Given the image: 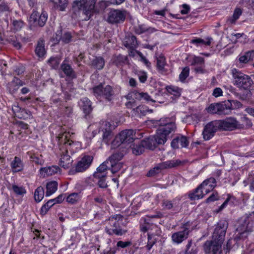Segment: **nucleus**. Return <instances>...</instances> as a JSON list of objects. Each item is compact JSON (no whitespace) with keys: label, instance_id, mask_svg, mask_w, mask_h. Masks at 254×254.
Segmentation results:
<instances>
[{"label":"nucleus","instance_id":"f257e3e1","mask_svg":"<svg viewBox=\"0 0 254 254\" xmlns=\"http://www.w3.org/2000/svg\"><path fill=\"white\" fill-rule=\"evenodd\" d=\"M97 0H90L87 1L86 0H76L72 4V10L76 15L78 14L80 10H83V13L86 16L85 18L86 20H88L91 15L96 11L99 12L100 10H104L108 6L107 2L106 1H100L98 5L99 9L95 8V3Z\"/></svg>","mask_w":254,"mask_h":254},{"label":"nucleus","instance_id":"f03ea898","mask_svg":"<svg viewBox=\"0 0 254 254\" xmlns=\"http://www.w3.org/2000/svg\"><path fill=\"white\" fill-rule=\"evenodd\" d=\"M158 124L160 127L156 134L152 136L157 145L163 144L166 142L169 134L175 130L176 126L168 119H161Z\"/></svg>","mask_w":254,"mask_h":254},{"label":"nucleus","instance_id":"7ed1b4c3","mask_svg":"<svg viewBox=\"0 0 254 254\" xmlns=\"http://www.w3.org/2000/svg\"><path fill=\"white\" fill-rule=\"evenodd\" d=\"M123 216L120 214L113 215L105 222V231L110 236H121L125 235L127 230L122 228L120 223L123 221Z\"/></svg>","mask_w":254,"mask_h":254},{"label":"nucleus","instance_id":"20e7f679","mask_svg":"<svg viewBox=\"0 0 254 254\" xmlns=\"http://www.w3.org/2000/svg\"><path fill=\"white\" fill-rule=\"evenodd\" d=\"M252 231L253 222L252 217L248 214H245L238 220L236 229L238 234L236 237L240 240L245 239Z\"/></svg>","mask_w":254,"mask_h":254},{"label":"nucleus","instance_id":"39448f33","mask_svg":"<svg viewBox=\"0 0 254 254\" xmlns=\"http://www.w3.org/2000/svg\"><path fill=\"white\" fill-rule=\"evenodd\" d=\"M233 84L241 90H249L253 83L251 77L234 68L232 72Z\"/></svg>","mask_w":254,"mask_h":254},{"label":"nucleus","instance_id":"423d86ee","mask_svg":"<svg viewBox=\"0 0 254 254\" xmlns=\"http://www.w3.org/2000/svg\"><path fill=\"white\" fill-rule=\"evenodd\" d=\"M47 14L43 11L42 4H36V9H33L30 15L29 22L34 26H43L47 20Z\"/></svg>","mask_w":254,"mask_h":254},{"label":"nucleus","instance_id":"0eeeda50","mask_svg":"<svg viewBox=\"0 0 254 254\" xmlns=\"http://www.w3.org/2000/svg\"><path fill=\"white\" fill-rule=\"evenodd\" d=\"M70 135L69 132H64L59 134L57 137L60 144H63V149H64L66 152L69 150L71 153L76 152V149L79 147V144L78 142H74L70 139Z\"/></svg>","mask_w":254,"mask_h":254},{"label":"nucleus","instance_id":"6e6552de","mask_svg":"<svg viewBox=\"0 0 254 254\" xmlns=\"http://www.w3.org/2000/svg\"><path fill=\"white\" fill-rule=\"evenodd\" d=\"M134 131L132 129L122 131L112 142L113 147L119 146L122 143H130L135 139Z\"/></svg>","mask_w":254,"mask_h":254},{"label":"nucleus","instance_id":"1a4fd4ad","mask_svg":"<svg viewBox=\"0 0 254 254\" xmlns=\"http://www.w3.org/2000/svg\"><path fill=\"white\" fill-rule=\"evenodd\" d=\"M127 15L126 10L111 9L107 13L105 19L110 24H116L124 22Z\"/></svg>","mask_w":254,"mask_h":254},{"label":"nucleus","instance_id":"9d476101","mask_svg":"<svg viewBox=\"0 0 254 254\" xmlns=\"http://www.w3.org/2000/svg\"><path fill=\"white\" fill-rule=\"evenodd\" d=\"M94 95L97 97H102L108 101H111L114 93L112 87L101 83L93 89Z\"/></svg>","mask_w":254,"mask_h":254},{"label":"nucleus","instance_id":"9b49d317","mask_svg":"<svg viewBox=\"0 0 254 254\" xmlns=\"http://www.w3.org/2000/svg\"><path fill=\"white\" fill-rule=\"evenodd\" d=\"M222 243L214 239L207 241L204 244V251L207 254H225V252L222 249Z\"/></svg>","mask_w":254,"mask_h":254},{"label":"nucleus","instance_id":"f8f14e48","mask_svg":"<svg viewBox=\"0 0 254 254\" xmlns=\"http://www.w3.org/2000/svg\"><path fill=\"white\" fill-rule=\"evenodd\" d=\"M181 161L179 160H172L165 161L158 164L152 169H151L147 173V176H153L159 173L162 170L168 168H171L179 166Z\"/></svg>","mask_w":254,"mask_h":254},{"label":"nucleus","instance_id":"ddd939ff","mask_svg":"<svg viewBox=\"0 0 254 254\" xmlns=\"http://www.w3.org/2000/svg\"><path fill=\"white\" fill-rule=\"evenodd\" d=\"M182 230L174 233L172 235V240L173 243L179 244L187 239L190 232V224L189 222L184 224Z\"/></svg>","mask_w":254,"mask_h":254},{"label":"nucleus","instance_id":"4468645a","mask_svg":"<svg viewBox=\"0 0 254 254\" xmlns=\"http://www.w3.org/2000/svg\"><path fill=\"white\" fill-rule=\"evenodd\" d=\"M112 130V127L109 122L102 121L100 123L99 132L102 133V141L106 144H109L114 136Z\"/></svg>","mask_w":254,"mask_h":254},{"label":"nucleus","instance_id":"2eb2a0df","mask_svg":"<svg viewBox=\"0 0 254 254\" xmlns=\"http://www.w3.org/2000/svg\"><path fill=\"white\" fill-rule=\"evenodd\" d=\"M216 121H212L208 123L204 127L202 135L203 138L206 140H209L214 135L215 133L219 129Z\"/></svg>","mask_w":254,"mask_h":254},{"label":"nucleus","instance_id":"dca6fc26","mask_svg":"<svg viewBox=\"0 0 254 254\" xmlns=\"http://www.w3.org/2000/svg\"><path fill=\"white\" fill-rule=\"evenodd\" d=\"M216 122L219 125V129L223 130H233L237 127L238 125L236 120L232 118H228L224 120L216 121Z\"/></svg>","mask_w":254,"mask_h":254},{"label":"nucleus","instance_id":"f3484780","mask_svg":"<svg viewBox=\"0 0 254 254\" xmlns=\"http://www.w3.org/2000/svg\"><path fill=\"white\" fill-rule=\"evenodd\" d=\"M93 157L90 155H85L79 161L76 166L75 171L77 172H82L86 170L90 165Z\"/></svg>","mask_w":254,"mask_h":254},{"label":"nucleus","instance_id":"a211bd4d","mask_svg":"<svg viewBox=\"0 0 254 254\" xmlns=\"http://www.w3.org/2000/svg\"><path fill=\"white\" fill-rule=\"evenodd\" d=\"M226 110H227V108L225 104L218 103H212L207 108V111L208 113L219 115L227 114L225 112Z\"/></svg>","mask_w":254,"mask_h":254},{"label":"nucleus","instance_id":"6ab92c4d","mask_svg":"<svg viewBox=\"0 0 254 254\" xmlns=\"http://www.w3.org/2000/svg\"><path fill=\"white\" fill-rule=\"evenodd\" d=\"M216 186V181L212 177L204 180L200 185V188H202L205 194L208 193Z\"/></svg>","mask_w":254,"mask_h":254},{"label":"nucleus","instance_id":"aec40b11","mask_svg":"<svg viewBox=\"0 0 254 254\" xmlns=\"http://www.w3.org/2000/svg\"><path fill=\"white\" fill-rule=\"evenodd\" d=\"M189 143L187 137L179 135L173 139L171 142V146L175 149L186 147L188 145Z\"/></svg>","mask_w":254,"mask_h":254},{"label":"nucleus","instance_id":"412c9836","mask_svg":"<svg viewBox=\"0 0 254 254\" xmlns=\"http://www.w3.org/2000/svg\"><path fill=\"white\" fill-rule=\"evenodd\" d=\"M127 98L128 99H135L139 100H144L147 102L151 101L155 102V101L152 99L147 93L137 91H133L128 93L127 95Z\"/></svg>","mask_w":254,"mask_h":254},{"label":"nucleus","instance_id":"4be33fe9","mask_svg":"<svg viewBox=\"0 0 254 254\" xmlns=\"http://www.w3.org/2000/svg\"><path fill=\"white\" fill-rule=\"evenodd\" d=\"M61 69L66 76L71 78L76 77V74L71 65L67 63L66 60H64L61 65Z\"/></svg>","mask_w":254,"mask_h":254},{"label":"nucleus","instance_id":"5701e85b","mask_svg":"<svg viewBox=\"0 0 254 254\" xmlns=\"http://www.w3.org/2000/svg\"><path fill=\"white\" fill-rule=\"evenodd\" d=\"M60 168L57 166H52L48 167L42 168L40 170V174L43 177H46L54 175L60 172Z\"/></svg>","mask_w":254,"mask_h":254},{"label":"nucleus","instance_id":"b1692460","mask_svg":"<svg viewBox=\"0 0 254 254\" xmlns=\"http://www.w3.org/2000/svg\"><path fill=\"white\" fill-rule=\"evenodd\" d=\"M108 161L106 160L102 163L97 169L96 172L94 173L95 178H101L107 177V170L109 168L107 165Z\"/></svg>","mask_w":254,"mask_h":254},{"label":"nucleus","instance_id":"393cba45","mask_svg":"<svg viewBox=\"0 0 254 254\" xmlns=\"http://www.w3.org/2000/svg\"><path fill=\"white\" fill-rule=\"evenodd\" d=\"M72 160L70 156L67 154L64 150L62 151L61 157L60 158V165L64 169H68L72 165Z\"/></svg>","mask_w":254,"mask_h":254},{"label":"nucleus","instance_id":"a878e982","mask_svg":"<svg viewBox=\"0 0 254 254\" xmlns=\"http://www.w3.org/2000/svg\"><path fill=\"white\" fill-rule=\"evenodd\" d=\"M123 43L125 47L132 50L135 49L137 45L136 37L130 34L126 35Z\"/></svg>","mask_w":254,"mask_h":254},{"label":"nucleus","instance_id":"bb28decb","mask_svg":"<svg viewBox=\"0 0 254 254\" xmlns=\"http://www.w3.org/2000/svg\"><path fill=\"white\" fill-rule=\"evenodd\" d=\"M79 105L86 115L89 114L92 111L91 103L87 98L84 97L81 99L79 102Z\"/></svg>","mask_w":254,"mask_h":254},{"label":"nucleus","instance_id":"cd10ccee","mask_svg":"<svg viewBox=\"0 0 254 254\" xmlns=\"http://www.w3.org/2000/svg\"><path fill=\"white\" fill-rule=\"evenodd\" d=\"M10 167L13 173L21 171L23 169V164L21 159L15 156L10 163Z\"/></svg>","mask_w":254,"mask_h":254},{"label":"nucleus","instance_id":"c85d7f7f","mask_svg":"<svg viewBox=\"0 0 254 254\" xmlns=\"http://www.w3.org/2000/svg\"><path fill=\"white\" fill-rule=\"evenodd\" d=\"M24 84V82L19 78L14 77L13 80L8 84V88L10 92L14 93L20 86H22Z\"/></svg>","mask_w":254,"mask_h":254},{"label":"nucleus","instance_id":"c756f323","mask_svg":"<svg viewBox=\"0 0 254 254\" xmlns=\"http://www.w3.org/2000/svg\"><path fill=\"white\" fill-rule=\"evenodd\" d=\"M134 31L136 34H140L145 32L152 33L156 30L154 28L147 27L145 24H139L134 27Z\"/></svg>","mask_w":254,"mask_h":254},{"label":"nucleus","instance_id":"7c9ffc66","mask_svg":"<svg viewBox=\"0 0 254 254\" xmlns=\"http://www.w3.org/2000/svg\"><path fill=\"white\" fill-rule=\"evenodd\" d=\"M130 147L131 148L132 153L136 155L141 154L143 152L145 149L141 141L134 142Z\"/></svg>","mask_w":254,"mask_h":254},{"label":"nucleus","instance_id":"2f4dec72","mask_svg":"<svg viewBox=\"0 0 254 254\" xmlns=\"http://www.w3.org/2000/svg\"><path fill=\"white\" fill-rule=\"evenodd\" d=\"M205 192L202 188H200V185L195 189L194 192L189 194V197L191 200H196L202 198L205 195Z\"/></svg>","mask_w":254,"mask_h":254},{"label":"nucleus","instance_id":"473e14b6","mask_svg":"<svg viewBox=\"0 0 254 254\" xmlns=\"http://www.w3.org/2000/svg\"><path fill=\"white\" fill-rule=\"evenodd\" d=\"M58 183L56 181H53L49 182L46 185V196H49L54 193L57 190Z\"/></svg>","mask_w":254,"mask_h":254},{"label":"nucleus","instance_id":"72a5a7b5","mask_svg":"<svg viewBox=\"0 0 254 254\" xmlns=\"http://www.w3.org/2000/svg\"><path fill=\"white\" fill-rule=\"evenodd\" d=\"M142 144L143 145L144 148H147L153 150L156 148L157 144L155 142L153 136H150L147 138H145L141 140Z\"/></svg>","mask_w":254,"mask_h":254},{"label":"nucleus","instance_id":"f704fd0d","mask_svg":"<svg viewBox=\"0 0 254 254\" xmlns=\"http://www.w3.org/2000/svg\"><path fill=\"white\" fill-rule=\"evenodd\" d=\"M157 68L159 72L163 73L166 71L165 66L166 65L165 58L163 56H160L156 59Z\"/></svg>","mask_w":254,"mask_h":254},{"label":"nucleus","instance_id":"c9c22d12","mask_svg":"<svg viewBox=\"0 0 254 254\" xmlns=\"http://www.w3.org/2000/svg\"><path fill=\"white\" fill-rule=\"evenodd\" d=\"M35 53L39 57H43L46 54L45 45L43 40L38 41Z\"/></svg>","mask_w":254,"mask_h":254},{"label":"nucleus","instance_id":"e433bc0d","mask_svg":"<svg viewBox=\"0 0 254 254\" xmlns=\"http://www.w3.org/2000/svg\"><path fill=\"white\" fill-rule=\"evenodd\" d=\"M71 39L70 33L66 32L63 36L61 35V32L60 31L59 34H57L55 43H58L61 40L64 43H68Z\"/></svg>","mask_w":254,"mask_h":254},{"label":"nucleus","instance_id":"4c0bfd02","mask_svg":"<svg viewBox=\"0 0 254 254\" xmlns=\"http://www.w3.org/2000/svg\"><path fill=\"white\" fill-rule=\"evenodd\" d=\"M91 65L97 69H101L105 65V61L102 57H96L91 62Z\"/></svg>","mask_w":254,"mask_h":254},{"label":"nucleus","instance_id":"58836bf2","mask_svg":"<svg viewBox=\"0 0 254 254\" xmlns=\"http://www.w3.org/2000/svg\"><path fill=\"white\" fill-rule=\"evenodd\" d=\"M44 189L42 187H38L35 190L34 197L35 201L40 202L44 197Z\"/></svg>","mask_w":254,"mask_h":254},{"label":"nucleus","instance_id":"ea45409f","mask_svg":"<svg viewBox=\"0 0 254 254\" xmlns=\"http://www.w3.org/2000/svg\"><path fill=\"white\" fill-rule=\"evenodd\" d=\"M81 198L80 193L73 192L68 195L66 197V201L71 204L76 203Z\"/></svg>","mask_w":254,"mask_h":254},{"label":"nucleus","instance_id":"a19ab883","mask_svg":"<svg viewBox=\"0 0 254 254\" xmlns=\"http://www.w3.org/2000/svg\"><path fill=\"white\" fill-rule=\"evenodd\" d=\"M242 13V10L240 8H236L234 12L233 16L229 17L227 20V22L230 24L235 23L236 20L239 18Z\"/></svg>","mask_w":254,"mask_h":254},{"label":"nucleus","instance_id":"79ce46f5","mask_svg":"<svg viewBox=\"0 0 254 254\" xmlns=\"http://www.w3.org/2000/svg\"><path fill=\"white\" fill-rule=\"evenodd\" d=\"M167 92L175 97L178 98L180 96L182 90L177 86H170L166 87Z\"/></svg>","mask_w":254,"mask_h":254},{"label":"nucleus","instance_id":"37998d69","mask_svg":"<svg viewBox=\"0 0 254 254\" xmlns=\"http://www.w3.org/2000/svg\"><path fill=\"white\" fill-rule=\"evenodd\" d=\"M123 157V154L122 153H116L109 157L107 160L108 163L110 162V164H115V163L120 162V161Z\"/></svg>","mask_w":254,"mask_h":254},{"label":"nucleus","instance_id":"c03bdc74","mask_svg":"<svg viewBox=\"0 0 254 254\" xmlns=\"http://www.w3.org/2000/svg\"><path fill=\"white\" fill-rule=\"evenodd\" d=\"M226 230H219L217 234H215V229L214 230V232L213 234L212 237L213 239L215 240H217L219 241L220 243H223L224 240V237L226 234Z\"/></svg>","mask_w":254,"mask_h":254},{"label":"nucleus","instance_id":"a18cd8bd","mask_svg":"<svg viewBox=\"0 0 254 254\" xmlns=\"http://www.w3.org/2000/svg\"><path fill=\"white\" fill-rule=\"evenodd\" d=\"M31 161L37 165H42L44 163L43 156L41 155L33 154L30 156Z\"/></svg>","mask_w":254,"mask_h":254},{"label":"nucleus","instance_id":"49530a36","mask_svg":"<svg viewBox=\"0 0 254 254\" xmlns=\"http://www.w3.org/2000/svg\"><path fill=\"white\" fill-rule=\"evenodd\" d=\"M61 59L58 57H51L48 60V63L52 68L57 69L59 67Z\"/></svg>","mask_w":254,"mask_h":254},{"label":"nucleus","instance_id":"de8ad7c7","mask_svg":"<svg viewBox=\"0 0 254 254\" xmlns=\"http://www.w3.org/2000/svg\"><path fill=\"white\" fill-rule=\"evenodd\" d=\"M228 226V222L225 220H221L217 223V225L215 228V234H217V232L219 230H226L227 229Z\"/></svg>","mask_w":254,"mask_h":254},{"label":"nucleus","instance_id":"09e8293b","mask_svg":"<svg viewBox=\"0 0 254 254\" xmlns=\"http://www.w3.org/2000/svg\"><path fill=\"white\" fill-rule=\"evenodd\" d=\"M24 25L23 21L20 19L13 20L12 22V29L15 31L21 30Z\"/></svg>","mask_w":254,"mask_h":254},{"label":"nucleus","instance_id":"8fccbe9b","mask_svg":"<svg viewBox=\"0 0 254 254\" xmlns=\"http://www.w3.org/2000/svg\"><path fill=\"white\" fill-rule=\"evenodd\" d=\"M177 200L174 199L173 200H164L162 202V206L166 209H170L172 208L174 205H177Z\"/></svg>","mask_w":254,"mask_h":254},{"label":"nucleus","instance_id":"3c124183","mask_svg":"<svg viewBox=\"0 0 254 254\" xmlns=\"http://www.w3.org/2000/svg\"><path fill=\"white\" fill-rule=\"evenodd\" d=\"M211 38H208L207 41H205L204 40L200 38H197L195 39H193L191 41V43L192 44H194L197 46H198L200 44L205 45L207 46H209L211 44Z\"/></svg>","mask_w":254,"mask_h":254},{"label":"nucleus","instance_id":"603ef678","mask_svg":"<svg viewBox=\"0 0 254 254\" xmlns=\"http://www.w3.org/2000/svg\"><path fill=\"white\" fill-rule=\"evenodd\" d=\"M7 41L17 49H19L21 48V44L17 41V38L15 36H9L7 38Z\"/></svg>","mask_w":254,"mask_h":254},{"label":"nucleus","instance_id":"864d4df0","mask_svg":"<svg viewBox=\"0 0 254 254\" xmlns=\"http://www.w3.org/2000/svg\"><path fill=\"white\" fill-rule=\"evenodd\" d=\"M191 64L192 65H203L204 64V60L202 57L194 56L192 58Z\"/></svg>","mask_w":254,"mask_h":254},{"label":"nucleus","instance_id":"5fc2aeb1","mask_svg":"<svg viewBox=\"0 0 254 254\" xmlns=\"http://www.w3.org/2000/svg\"><path fill=\"white\" fill-rule=\"evenodd\" d=\"M232 36H235L236 38L235 43L238 41L244 43L246 42L247 36L244 33L232 34Z\"/></svg>","mask_w":254,"mask_h":254},{"label":"nucleus","instance_id":"6e6d98bb","mask_svg":"<svg viewBox=\"0 0 254 254\" xmlns=\"http://www.w3.org/2000/svg\"><path fill=\"white\" fill-rule=\"evenodd\" d=\"M190 72V68L188 67L184 68L179 75V78L181 81H184L188 77Z\"/></svg>","mask_w":254,"mask_h":254},{"label":"nucleus","instance_id":"4d7b16f0","mask_svg":"<svg viewBox=\"0 0 254 254\" xmlns=\"http://www.w3.org/2000/svg\"><path fill=\"white\" fill-rule=\"evenodd\" d=\"M186 254H195L196 248L195 246H192L191 241H189L187 245Z\"/></svg>","mask_w":254,"mask_h":254},{"label":"nucleus","instance_id":"13d9d810","mask_svg":"<svg viewBox=\"0 0 254 254\" xmlns=\"http://www.w3.org/2000/svg\"><path fill=\"white\" fill-rule=\"evenodd\" d=\"M52 206H53V203H52V201L48 200L46 204L42 206L40 210L41 214L45 215Z\"/></svg>","mask_w":254,"mask_h":254},{"label":"nucleus","instance_id":"bf43d9fd","mask_svg":"<svg viewBox=\"0 0 254 254\" xmlns=\"http://www.w3.org/2000/svg\"><path fill=\"white\" fill-rule=\"evenodd\" d=\"M123 164L122 162L115 163V164H110L111 172L113 174L118 172L123 167Z\"/></svg>","mask_w":254,"mask_h":254},{"label":"nucleus","instance_id":"052dcab7","mask_svg":"<svg viewBox=\"0 0 254 254\" xmlns=\"http://www.w3.org/2000/svg\"><path fill=\"white\" fill-rule=\"evenodd\" d=\"M12 190L15 193L18 195H23L26 192V190L23 187H18L16 185L12 186Z\"/></svg>","mask_w":254,"mask_h":254},{"label":"nucleus","instance_id":"680f3d73","mask_svg":"<svg viewBox=\"0 0 254 254\" xmlns=\"http://www.w3.org/2000/svg\"><path fill=\"white\" fill-rule=\"evenodd\" d=\"M251 60V53L247 52L245 55L240 56L239 58V61L240 63L246 64Z\"/></svg>","mask_w":254,"mask_h":254},{"label":"nucleus","instance_id":"e2e57ef3","mask_svg":"<svg viewBox=\"0 0 254 254\" xmlns=\"http://www.w3.org/2000/svg\"><path fill=\"white\" fill-rule=\"evenodd\" d=\"M230 104V108L232 109H239L242 106L241 103L237 100H232L231 101Z\"/></svg>","mask_w":254,"mask_h":254},{"label":"nucleus","instance_id":"0e129e2a","mask_svg":"<svg viewBox=\"0 0 254 254\" xmlns=\"http://www.w3.org/2000/svg\"><path fill=\"white\" fill-rule=\"evenodd\" d=\"M106 177H102L101 178H96L98 180V184L100 188H106L107 187V184L106 182Z\"/></svg>","mask_w":254,"mask_h":254},{"label":"nucleus","instance_id":"69168bd1","mask_svg":"<svg viewBox=\"0 0 254 254\" xmlns=\"http://www.w3.org/2000/svg\"><path fill=\"white\" fill-rule=\"evenodd\" d=\"M138 76L139 79V81L142 82L144 83L147 79V74L144 71H139L138 74Z\"/></svg>","mask_w":254,"mask_h":254},{"label":"nucleus","instance_id":"338daca9","mask_svg":"<svg viewBox=\"0 0 254 254\" xmlns=\"http://www.w3.org/2000/svg\"><path fill=\"white\" fill-rule=\"evenodd\" d=\"M131 243L129 241L123 242L122 241H120L117 242V246L118 248H125L128 246H130Z\"/></svg>","mask_w":254,"mask_h":254},{"label":"nucleus","instance_id":"774afa93","mask_svg":"<svg viewBox=\"0 0 254 254\" xmlns=\"http://www.w3.org/2000/svg\"><path fill=\"white\" fill-rule=\"evenodd\" d=\"M24 67L23 66H19L15 67L14 72L16 75H19L23 73Z\"/></svg>","mask_w":254,"mask_h":254}]
</instances>
